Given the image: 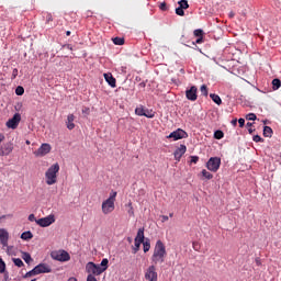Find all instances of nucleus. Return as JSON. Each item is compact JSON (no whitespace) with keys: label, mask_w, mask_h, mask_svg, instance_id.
I'll list each match as a JSON object with an SVG mask.
<instances>
[{"label":"nucleus","mask_w":281,"mask_h":281,"mask_svg":"<svg viewBox=\"0 0 281 281\" xmlns=\"http://www.w3.org/2000/svg\"><path fill=\"white\" fill-rule=\"evenodd\" d=\"M252 140L256 142V143L265 142V140L262 139V137H260V135H255V136L252 137Z\"/></svg>","instance_id":"45"},{"label":"nucleus","mask_w":281,"mask_h":281,"mask_svg":"<svg viewBox=\"0 0 281 281\" xmlns=\"http://www.w3.org/2000/svg\"><path fill=\"white\" fill-rule=\"evenodd\" d=\"M33 276H37L35 268H33L31 271L26 272L24 278H32Z\"/></svg>","instance_id":"42"},{"label":"nucleus","mask_w":281,"mask_h":281,"mask_svg":"<svg viewBox=\"0 0 281 281\" xmlns=\"http://www.w3.org/2000/svg\"><path fill=\"white\" fill-rule=\"evenodd\" d=\"M281 87V80L276 78L272 80V90L273 91H278V89H280Z\"/></svg>","instance_id":"25"},{"label":"nucleus","mask_w":281,"mask_h":281,"mask_svg":"<svg viewBox=\"0 0 281 281\" xmlns=\"http://www.w3.org/2000/svg\"><path fill=\"white\" fill-rule=\"evenodd\" d=\"M254 131H255V130L251 128V127L248 128V133H249L250 135L254 133Z\"/></svg>","instance_id":"57"},{"label":"nucleus","mask_w":281,"mask_h":281,"mask_svg":"<svg viewBox=\"0 0 281 281\" xmlns=\"http://www.w3.org/2000/svg\"><path fill=\"white\" fill-rule=\"evenodd\" d=\"M236 124H238V120L235 119V120L232 121V125L236 126Z\"/></svg>","instance_id":"52"},{"label":"nucleus","mask_w":281,"mask_h":281,"mask_svg":"<svg viewBox=\"0 0 281 281\" xmlns=\"http://www.w3.org/2000/svg\"><path fill=\"white\" fill-rule=\"evenodd\" d=\"M223 137H225V133H223V131L217 130L214 132V138L215 139H223Z\"/></svg>","instance_id":"30"},{"label":"nucleus","mask_w":281,"mask_h":281,"mask_svg":"<svg viewBox=\"0 0 281 281\" xmlns=\"http://www.w3.org/2000/svg\"><path fill=\"white\" fill-rule=\"evenodd\" d=\"M26 144H30V140H26Z\"/></svg>","instance_id":"62"},{"label":"nucleus","mask_w":281,"mask_h":281,"mask_svg":"<svg viewBox=\"0 0 281 281\" xmlns=\"http://www.w3.org/2000/svg\"><path fill=\"white\" fill-rule=\"evenodd\" d=\"M19 76V69L14 68L12 71V80H14Z\"/></svg>","instance_id":"46"},{"label":"nucleus","mask_w":281,"mask_h":281,"mask_svg":"<svg viewBox=\"0 0 281 281\" xmlns=\"http://www.w3.org/2000/svg\"><path fill=\"white\" fill-rule=\"evenodd\" d=\"M99 267L102 269L103 272L106 271V269H109V259L106 258L102 259Z\"/></svg>","instance_id":"26"},{"label":"nucleus","mask_w":281,"mask_h":281,"mask_svg":"<svg viewBox=\"0 0 281 281\" xmlns=\"http://www.w3.org/2000/svg\"><path fill=\"white\" fill-rule=\"evenodd\" d=\"M52 153V145L44 143L41 147L34 151L35 157H45V155H49Z\"/></svg>","instance_id":"9"},{"label":"nucleus","mask_w":281,"mask_h":281,"mask_svg":"<svg viewBox=\"0 0 281 281\" xmlns=\"http://www.w3.org/2000/svg\"><path fill=\"white\" fill-rule=\"evenodd\" d=\"M159 9H160L162 12H166V11L168 10V4H167L166 2H162V3H160Z\"/></svg>","instance_id":"43"},{"label":"nucleus","mask_w":281,"mask_h":281,"mask_svg":"<svg viewBox=\"0 0 281 281\" xmlns=\"http://www.w3.org/2000/svg\"><path fill=\"white\" fill-rule=\"evenodd\" d=\"M82 113H89V108H83Z\"/></svg>","instance_id":"54"},{"label":"nucleus","mask_w":281,"mask_h":281,"mask_svg":"<svg viewBox=\"0 0 281 281\" xmlns=\"http://www.w3.org/2000/svg\"><path fill=\"white\" fill-rule=\"evenodd\" d=\"M29 221H30L31 223H34V221H35V223H36V221H38V220H36V216H35L34 214H30V215H29Z\"/></svg>","instance_id":"48"},{"label":"nucleus","mask_w":281,"mask_h":281,"mask_svg":"<svg viewBox=\"0 0 281 281\" xmlns=\"http://www.w3.org/2000/svg\"><path fill=\"white\" fill-rule=\"evenodd\" d=\"M210 98L211 100H213V102H215V104H218V105L223 104V100H221V97L218 94L211 93Z\"/></svg>","instance_id":"21"},{"label":"nucleus","mask_w":281,"mask_h":281,"mask_svg":"<svg viewBox=\"0 0 281 281\" xmlns=\"http://www.w3.org/2000/svg\"><path fill=\"white\" fill-rule=\"evenodd\" d=\"M50 258L57 260V262H69L71 260V256L66 250H53Z\"/></svg>","instance_id":"4"},{"label":"nucleus","mask_w":281,"mask_h":281,"mask_svg":"<svg viewBox=\"0 0 281 281\" xmlns=\"http://www.w3.org/2000/svg\"><path fill=\"white\" fill-rule=\"evenodd\" d=\"M76 120V116L74 114H68L67 121H66V126L68 131H74L76 128V124L74 121Z\"/></svg>","instance_id":"17"},{"label":"nucleus","mask_w":281,"mask_h":281,"mask_svg":"<svg viewBox=\"0 0 281 281\" xmlns=\"http://www.w3.org/2000/svg\"><path fill=\"white\" fill-rule=\"evenodd\" d=\"M191 164H199V156H191Z\"/></svg>","instance_id":"47"},{"label":"nucleus","mask_w":281,"mask_h":281,"mask_svg":"<svg viewBox=\"0 0 281 281\" xmlns=\"http://www.w3.org/2000/svg\"><path fill=\"white\" fill-rule=\"evenodd\" d=\"M145 280L157 281V268L155 266H149L145 271Z\"/></svg>","instance_id":"10"},{"label":"nucleus","mask_w":281,"mask_h":281,"mask_svg":"<svg viewBox=\"0 0 281 281\" xmlns=\"http://www.w3.org/2000/svg\"><path fill=\"white\" fill-rule=\"evenodd\" d=\"M134 240L144 243V228H139Z\"/></svg>","instance_id":"23"},{"label":"nucleus","mask_w":281,"mask_h":281,"mask_svg":"<svg viewBox=\"0 0 281 281\" xmlns=\"http://www.w3.org/2000/svg\"><path fill=\"white\" fill-rule=\"evenodd\" d=\"M21 238L22 240H32V238H34V235L32 234V232L27 231L21 234Z\"/></svg>","instance_id":"22"},{"label":"nucleus","mask_w":281,"mask_h":281,"mask_svg":"<svg viewBox=\"0 0 281 281\" xmlns=\"http://www.w3.org/2000/svg\"><path fill=\"white\" fill-rule=\"evenodd\" d=\"M20 122H21V114L15 113V114L13 115V117L10 119V120L7 122V127H8V128H13V130H14V128H18Z\"/></svg>","instance_id":"12"},{"label":"nucleus","mask_w":281,"mask_h":281,"mask_svg":"<svg viewBox=\"0 0 281 281\" xmlns=\"http://www.w3.org/2000/svg\"><path fill=\"white\" fill-rule=\"evenodd\" d=\"M3 139H5V136L0 133V144H1V142H3Z\"/></svg>","instance_id":"53"},{"label":"nucleus","mask_w":281,"mask_h":281,"mask_svg":"<svg viewBox=\"0 0 281 281\" xmlns=\"http://www.w3.org/2000/svg\"><path fill=\"white\" fill-rule=\"evenodd\" d=\"M127 206H128V210H127L128 216H135V209H133V202H128Z\"/></svg>","instance_id":"31"},{"label":"nucleus","mask_w":281,"mask_h":281,"mask_svg":"<svg viewBox=\"0 0 281 281\" xmlns=\"http://www.w3.org/2000/svg\"><path fill=\"white\" fill-rule=\"evenodd\" d=\"M169 216L172 218L173 214H172V213H170V214H169Z\"/></svg>","instance_id":"61"},{"label":"nucleus","mask_w":281,"mask_h":281,"mask_svg":"<svg viewBox=\"0 0 281 281\" xmlns=\"http://www.w3.org/2000/svg\"><path fill=\"white\" fill-rule=\"evenodd\" d=\"M178 5L182 8L183 10H188L190 8V4H188V0H180L178 2Z\"/></svg>","instance_id":"29"},{"label":"nucleus","mask_w":281,"mask_h":281,"mask_svg":"<svg viewBox=\"0 0 281 281\" xmlns=\"http://www.w3.org/2000/svg\"><path fill=\"white\" fill-rule=\"evenodd\" d=\"M54 21V16H52V13H46V23H52Z\"/></svg>","instance_id":"44"},{"label":"nucleus","mask_w":281,"mask_h":281,"mask_svg":"<svg viewBox=\"0 0 281 281\" xmlns=\"http://www.w3.org/2000/svg\"><path fill=\"white\" fill-rule=\"evenodd\" d=\"M187 150L188 147H186V145H180V147H178L173 153L176 161H181V158L186 155Z\"/></svg>","instance_id":"14"},{"label":"nucleus","mask_w":281,"mask_h":281,"mask_svg":"<svg viewBox=\"0 0 281 281\" xmlns=\"http://www.w3.org/2000/svg\"><path fill=\"white\" fill-rule=\"evenodd\" d=\"M135 113H136V115H139L140 117H142V116H144V117H149V119L155 117V114H147V113H146V110L144 109V106L136 108V109H135Z\"/></svg>","instance_id":"19"},{"label":"nucleus","mask_w":281,"mask_h":281,"mask_svg":"<svg viewBox=\"0 0 281 281\" xmlns=\"http://www.w3.org/2000/svg\"><path fill=\"white\" fill-rule=\"evenodd\" d=\"M200 91L205 98H207V86L202 85Z\"/></svg>","instance_id":"40"},{"label":"nucleus","mask_w":281,"mask_h":281,"mask_svg":"<svg viewBox=\"0 0 281 281\" xmlns=\"http://www.w3.org/2000/svg\"><path fill=\"white\" fill-rule=\"evenodd\" d=\"M166 254V245H164V241L157 240L154 254L151 256V261L154 262V265H157L158 262H165Z\"/></svg>","instance_id":"1"},{"label":"nucleus","mask_w":281,"mask_h":281,"mask_svg":"<svg viewBox=\"0 0 281 281\" xmlns=\"http://www.w3.org/2000/svg\"><path fill=\"white\" fill-rule=\"evenodd\" d=\"M196 87L192 86L189 90L186 91V97L188 100H190L191 102H196Z\"/></svg>","instance_id":"16"},{"label":"nucleus","mask_w":281,"mask_h":281,"mask_svg":"<svg viewBox=\"0 0 281 281\" xmlns=\"http://www.w3.org/2000/svg\"><path fill=\"white\" fill-rule=\"evenodd\" d=\"M195 43H196L198 45H201V43H203V37H198V40L195 41Z\"/></svg>","instance_id":"51"},{"label":"nucleus","mask_w":281,"mask_h":281,"mask_svg":"<svg viewBox=\"0 0 281 281\" xmlns=\"http://www.w3.org/2000/svg\"><path fill=\"white\" fill-rule=\"evenodd\" d=\"M53 223H56V217L52 214L36 221V225L40 227H49V225H53Z\"/></svg>","instance_id":"8"},{"label":"nucleus","mask_w":281,"mask_h":281,"mask_svg":"<svg viewBox=\"0 0 281 281\" xmlns=\"http://www.w3.org/2000/svg\"><path fill=\"white\" fill-rule=\"evenodd\" d=\"M162 221H168V215H164Z\"/></svg>","instance_id":"60"},{"label":"nucleus","mask_w":281,"mask_h":281,"mask_svg":"<svg viewBox=\"0 0 281 281\" xmlns=\"http://www.w3.org/2000/svg\"><path fill=\"white\" fill-rule=\"evenodd\" d=\"M143 249L145 254H147V251H150V239H146L145 241H143Z\"/></svg>","instance_id":"28"},{"label":"nucleus","mask_w":281,"mask_h":281,"mask_svg":"<svg viewBox=\"0 0 281 281\" xmlns=\"http://www.w3.org/2000/svg\"><path fill=\"white\" fill-rule=\"evenodd\" d=\"M15 93H16V95H23L25 93V89L23 87L19 86L15 89Z\"/></svg>","instance_id":"37"},{"label":"nucleus","mask_w":281,"mask_h":281,"mask_svg":"<svg viewBox=\"0 0 281 281\" xmlns=\"http://www.w3.org/2000/svg\"><path fill=\"white\" fill-rule=\"evenodd\" d=\"M58 172H60V165L58 162L52 165L45 172L47 186H54L58 182Z\"/></svg>","instance_id":"2"},{"label":"nucleus","mask_w":281,"mask_h":281,"mask_svg":"<svg viewBox=\"0 0 281 281\" xmlns=\"http://www.w3.org/2000/svg\"><path fill=\"white\" fill-rule=\"evenodd\" d=\"M143 243L144 241H138V240L134 239V245H135L134 251H135V254H137V251H139V247H142Z\"/></svg>","instance_id":"34"},{"label":"nucleus","mask_w":281,"mask_h":281,"mask_svg":"<svg viewBox=\"0 0 281 281\" xmlns=\"http://www.w3.org/2000/svg\"><path fill=\"white\" fill-rule=\"evenodd\" d=\"M66 36H71V31H67Z\"/></svg>","instance_id":"59"},{"label":"nucleus","mask_w":281,"mask_h":281,"mask_svg":"<svg viewBox=\"0 0 281 281\" xmlns=\"http://www.w3.org/2000/svg\"><path fill=\"white\" fill-rule=\"evenodd\" d=\"M34 269L37 276H41V273H52V267L47 263H40Z\"/></svg>","instance_id":"13"},{"label":"nucleus","mask_w":281,"mask_h":281,"mask_svg":"<svg viewBox=\"0 0 281 281\" xmlns=\"http://www.w3.org/2000/svg\"><path fill=\"white\" fill-rule=\"evenodd\" d=\"M176 14H178V16H186V11H183L182 8L178 7L176 9Z\"/></svg>","instance_id":"39"},{"label":"nucleus","mask_w":281,"mask_h":281,"mask_svg":"<svg viewBox=\"0 0 281 281\" xmlns=\"http://www.w3.org/2000/svg\"><path fill=\"white\" fill-rule=\"evenodd\" d=\"M188 137V133L181 128H178L177 131L170 133L167 138L173 139V142H177L179 139H186Z\"/></svg>","instance_id":"7"},{"label":"nucleus","mask_w":281,"mask_h":281,"mask_svg":"<svg viewBox=\"0 0 281 281\" xmlns=\"http://www.w3.org/2000/svg\"><path fill=\"white\" fill-rule=\"evenodd\" d=\"M206 168L210 172H218V169L221 168V158L211 157L206 162Z\"/></svg>","instance_id":"5"},{"label":"nucleus","mask_w":281,"mask_h":281,"mask_svg":"<svg viewBox=\"0 0 281 281\" xmlns=\"http://www.w3.org/2000/svg\"><path fill=\"white\" fill-rule=\"evenodd\" d=\"M87 281H98V279H95V278L93 277V274H89V276L87 277Z\"/></svg>","instance_id":"50"},{"label":"nucleus","mask_w":281,"mask_h":281,"mask_svg":"<svg viewBox=\"0 0 281 281\" xmlns=\"http://www.w3.org/2000/svg\"><path fill=\"white\" fill-rule=\"evenodd\" d=\"M86 271L87 273H90V276H101V273H104L100 268V265H95L91 261L86 265Z\"/></svg>","instance_id":"6"},{"label":"nucleus","mask_w":281,"mask_h":281,"mask_svg":"<svg viewBox=\"0 0 281 281\" xmlns=\"http://www.w3.org/2000/svg\"><path fill=\"white\" fill-rule=\"evenodd\" d=\"M139 87H142L144 89L146 87V82H140Z\"/></svg>","instance_id":"56"},{"label":"nucleus","mask_w":281,"mask_h":281,"mask_svg":"<svg viewBox=\"0 0 281 281\" xmlns=\"http://www.w3.org/2000/svg\"><path fill=\"white\" fill-rule=\"evenodd\" d=\"M112 41L114 45H124V37H114Z\"/></svg>","instance_id":"32"},{"label":"nucleus","mask_w":281,"mask_h":281,"mask_svg":"<svg viewBox=\"0 0 281 281\" xmlns=\"http://www.w3.org/2000/svg\"><path fill=\"white\" fill-rule=\"evenodd\" d=\"M0 273H5V261L0 257Z\"/></svg>","instance_id":"35"},{"label":"nucleus","mask_w":281,"mask_h":281,"mask_svg":"<svg viewBox=\"0 0 281 281\" xmlns=\"http://www.w3.org/2000/svg\"><path fill=\"white\" fill-rule=\"evenodd\" d=\"M14 150V145L12 143H5L0 146V157H8Z\"/></svg>","instance_id":"11"},{"label":"nucleus","mask_w":281,"mask_h":281,"mask_svg":"<svg viewBox=\"0 0 281 281\" xmlns=\"http://www.w3.org/2000/svg\"><path fill=\"white\" fill-rule=\"evenodd\" d=\"M273 130L269 126L263 127V137H272Z\"/></svg>","instance_id":"24"},{"label":"nucleus","mask_w":281,"mask_h":281,"mask_svg":"<svg viewBox=\"0 0 281 281\" xmlns=\"http://www.w3.org/2000/svg\"><path fill=\"white\" fill-rule=\"evenodd\" d=\"M238 124H239V127L243 128V126H245V119H239Z\"/></svg>","instance_id":"49"},{"label":"nucleus","mask_w":281,"mask_h":281,"mask_svg":"<svg viewBox=\"0 0 281 281\" xmlns=\"http://www.w3.org/2000/svg\"><path fill=\"white\" fill-rule=\"evenodd\" d=\"M68 281H78V279L72 277V278H69Z\"/></svg>","instance_id":"58"},{"label":"nucleus","mask_w":281,"mask_h":281,"mask_svg":"<svg viewBox=\"0 0 281 281\" xmlns=\"http://www.w3.org/2000/svg\"><path fill=\"white\" fill-rule=\"evenodd\" d=\"M117 196V192L112 191L110 193V196L102 202L101 204V210H102V214L104 215H109L112 214V212L115 211V199Z\"/></svg>","instance_id":"3"},{"label":"nucleus","mask_w":281,"mask_h":281,"mask_svg":"<svg viewBox=\"0 0 281 281\" xmlns=\"http://www.w3.org/2000/svg\"><path fill=\"white\" fill-rule=\"evenodd\" d=\"M201 176H202V180L206 179L207 181H210L211 179H214V175L210 173V171L203 169L201 171Z\"/></svg>","instance_id":"20"},{"label":"nucleus","mask_w":281,"mask_h":281,"mask_svg":"<svg viewBox=\"0 0 281 281\" xmlns=\"http://www.w3.org/2000/svg\"><path fill=\"white\" fill-rule=\"evenodd\" d=\"M192 248L194 249V251H201V244H199V241H193Z\"/></svg>","instance_id":"41"},{"label":"nucleus","mask_w":281,"mask_h":281,"mask_svg":"<svg viewBox=\"0 0 281 281\" xmlns=\"http://www.w3.org/2000/svg\"><path fill=\"white\" fill-rule=\"evenodd\" d=\"M13 262L15 265V267H23V260H21V258H13Z\"/></svg>","instance_id":"38"},{"label":"nucleus","mask_w":281,"mask_h":281,"mask_svg":"<svg viewBox=\"0 0 281 281\" xmlns=\"http://www.w3.org/2000/svg\"><path fill=\"white\" fill-rule=\"evenodd\" d=\"M246 126H247L248 128H251V126H254V123H249V122H248V123L246 124Z\"/></svg>","instance_id":"55"},{"label":"nucleus","mask_w":281,"mask_h":281,"mask_svg":"<svg viewBox=\"0 0 281 281\" xmlns=\"http://www.w3.org/2000/svg\"><path fill=\"white\" fill-rule=\"evenodd\" d=\"M105 78V81L108 82V85H110V87H112L113 89H115L116 87V80L113 77V75L111 72L104 74L103 75Z\"/></svg>","instance_id":"18"},{"label":"nucleus","mask_w":281,"mask_h":281,"mask_svg":"<svg viewBox=\"0 0 281 281\" xmlns=\"http://www.w3.org/2000/svg\"><path fill=\"white\" fill-rule=\"evenodd\" d=\"M194 36H196V38H203V30L201 29H196L194 32H193Z\"/></svg>","instance_id":"33"},{"label":"nucleus","mask_w":281,"mask_h":281,"mask_svg":"<svg viewBox=\"0 0 281 281\" xmlns=\"http://www.w3.org/2000/svg\"><path fill=\"white\" fill-rule=\"evenodd\" d=\"M22 259L24 260V262H26V265H30V262H32V255H30L29 252H23L22 254Z\"/></svg>","instance_id":"27"},{"label":"nucleus","mask_w":281,"mask_h":281,"mask_svg":"<svg viewBox=\"0 0 281 281\" xmlns=\"http://www.w3.org/2000/svg\"><path fill=\"white\" fill-rule=\"evenodd\" d=\"M8 240H10V233L5 228H0V243L3 247H8Z\"/></svg>","instance_id":"15"},{"label":"nucleus","mask_w":281,"mask_h":281,"mask_svg":"<svg viewBox=\"0 0 281 281\" xmlns=\"http://www.w3.org/2000/svg\"><path fill=\"white\" fill-rule=\"evenodd\" d=\"M246 120L256 122V120H258V116H256L255 113H249V114L246 115Z\"/></svg>","instance_id":"36"}]
</instances>
